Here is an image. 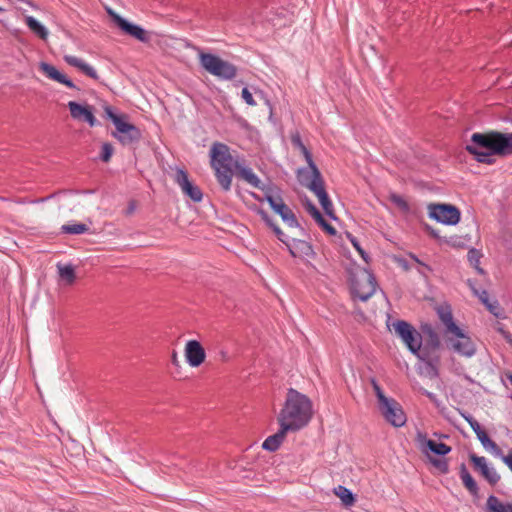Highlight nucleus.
<instances>
[{"label": "nucleus", "mask_w": 512, "mask_h": 512, "mask_svg": "<svg viewBox=\"0 0 512 512\" xmlns=\"http://www.w3.org/2000/svg\"><path fill=\"white\" fill-rule=\"evenodd\" d=\"M438 315L442 323L445 325L446 332L448 334L459 333V327L453 321V316L449 308H439Z\"/></svg>", "instance_id": "29"}, {"label": "nucleus", "mask_w": 512, "mask_h": 512, "mask_svg": "<svg viewBox=\"0 0 512 512\" xmlns=\"http://www.w3.org/2000/svg\"><path fill=\"white\" fill-rule=\"evenodd\" d=\"M314 412L313 404L306 395L294 389L288 391L281 416H312Z\"/></svg>", "instance_id": "8"}, {"label": "nucleus", "mask_w": 512, "mask_h": 512, "mask_svg": "<svg viewBox=\"0 0 512 512\" xmlns=\"http://www.w3.org/2000/svg\"><path fill=\"white\" fill-rule=\"evenodd\" d=\"M280 419L279 430L268 436L262 443V448L269 452H275L283 443L288 432H296L308 425L310 418H292L290 422H286V418Z\"/></svg>", "instance_id": "6"}, {"label": "nucleus", "mask_w": 512, "mask_h": 512, "mask_svg": "<svg viewBox=\"0 0 512 512\" xmlns=\"http://www.w3.org/2000/svg\"><path fill=\"white\" fill-rule=\"evenodd\" d=\"M471 142L480 145L495 155L507 156L512 154V133L488 131L485 133H473Z\"/></svg>", "instance_id": "3"}, {"label": "nucleus", "mask_w": 512, "mask_h": 512, "mask_svg": "<svg viewBox=\"0 0 512 512\" xmlns=\"http://www.w3.org/2000/svg\"><path fill=\"white\" fill-rule=\"evenodd\" d=\"M376 281L368 270L359 269L351 278V291L355 299L367 301L376 291Z\"/></svg>", "instance_id": "7"}, {"label": "nucleus", "mask_w": 512, "mask_h": 512, "mask_svg": "<svg viewBox=\"0 0 512 512\" xmlns=\"http://www.w3.org/2000/svg\"><path fill=\"white\" fill-rule=\"evenodd\" d=\"M62 231L67 234H83L88 231V226L82 223L66 224Z\"/></svg>", "instance_id": "35"}, {"label": "nucleus", "mask_w": 512, "mask_h": 512, "mask_svg": "<svg viewBox=\"0 0 512 512\" xmlns=\"http://www.w3.org/2000/svg\"><path fill=\"white\" fill-rule=\"evenodd\" d=\"M393 329L398 337L401 338L407 348L414 354L418 351L421 343V334L408 322L398 320L392 324Z\"/></svg>", "instance_id": "9"}, {"label": "nucleus", "mask_w": 512, "mask_h": 512, "mask_svg": "<svg viewBox=\"0 0 512 512\" xmlns=\"http://www.w3.org/2000/svg\"><path fill=\"white\" fill-rule=\"evenodd\" d=\"M473 290L474 293L479 297L480 301L486 306V308L489 310L491 314H493L497 318L503 316V310L500 307L498 301H490L489 294L487 291L483 290L481 292H478L475 289Z\"/></svg>", "instance_id": "26"}, {"label": "nucleus", "mask_w": 512, "mask_h": 512, "mask_svg": "<svg viewBox=\"0 0 512 512\" xmlns=\"http://www.w3.org/2000/svg\"><path fill=\"white\" fill-rule=\"evenodd\" d=\"M447 341L457 353L470 357L475 353V347L471 339L459 328V333H451Z\"/></svg>", "instance_id": "14"}, {"label": "nucleus", "mask_w": 512, "mask_h": 512, "mask_svg": "<svg viewBox=\"0 0 512 512\" xmlns=\"http://www.w3.org/2000/svg\"><path fill=\"white\" fill-rule=\"evenodd\" d=\"M114 153V148L112 146V144L106 142V143H103L102 145V148H101V154H100V158L103 162H109L111 160V157Z\"/></svg>", "instance_id": "41"}, {"label": "nucleus", "mask_w": 512, "mask_h": 512, "mask_svg": "<svg viewBox=\"0 0 512 512\" xmlns=\"http://www.w3.org/2000/svg\"><path fill=\"white\" fill-rule=\"evenodd\" d=\"M484 149L483 147H480V145L476 144V143H473L471 142L470 144H468L466 146V150L474 156V158L480 162V163H485V164H488V165H491L495 162V159L493 158V155H495L494 153H492L491 151L489 150H482Z\"/></svg>", "instance_id": "23"}, {"label": "nucleus", "mask_w": 512, "mask_h": 512, "mask_svg": "<svg viewBox=\"0 0 512 512\" xmlns=\"http://www.w3.org/2000/svg\"><path fill=\"white\" fill-rule=\"evenodd\" d=\"M335 494L341 499L343 504L346 506H350L355 502V497L351 490L348 488L339 485L337 488H335Z\"/></svg>", "instance_id": "34"}, {"label": "nucleus", "mask_w": 512, "mask_h": 512, "mask_svg": "<svg viewBox=\"0 0 512 512\" xmlns=\"http://www.w3.org/2000/svg\"><path fill=\"white\" fill-rule=\"evenodd\" d=\"M417 441L421 444L422 451L429 457V453L437 456H445L451 451V447L445 443L437 442L432 439H427L426 436L420 432L417 433Z\"/></svg>", "instance_id": "20"}, {"label": "nucleus", "mask_w": 512, "mask_h": 512, "mask_svg": "<svg viewBox=\"0 0 512 512\" xmlns=\"http://www.w3.org/2000/svg\"><path fill=\"white\" fill-rule=\"evenodd\" d=\"M172 362L173 364L178 365V356L176 352H174L172 355Z\"/></svg>", "instance_id": "51"}, {"label": "nucleus", "mask_w": 512, "mask_h": 512, "mask_svg": "<svg viewBox=\"0 0 512 512\" xmlns=\"http://www.w3.org/2000/svg\"><path fill=\"white\" fill-rule=\"evenodd\" d=\"M449 244H451L453 247H464V244L462 243V241L456 237H451L450 240L448 241Z\"/></svg>", "instance_id": "47"}, {"label": "nucleus", "mask_w": 512, "mask_h": 512, "mask_svg": "<svg viewBox=\"0 0 512 512\" xmlns=\"http://www.w3.org/2000/svg\"><path fill=\"white\" fill-rule=\"evenodd\" d=\"M239 176L255 188H260L261 181L250 168H239Z\"/></svg>", "instance_id": "32"}, {"label": "nucleus", "mask_w": 512, "mask_h": 512, "mask_svg": "<svg viewBox=\"0 0 512 512\" xmlns=\"http://www.w3.org/2000/svg\"><path fill=\"white\" fill-rule=\"evenodd\" d=\"M459 475L465 488L469 491L472 496H478L479 487L474 478L469 473L465 463H462L459 467Z\"/></svg>", "instance_id": "25"}, {"label": "nucleus", "mask_w": 512, "mask_h": 512, "mask_svg": "<svg viewBox=\"0 0 512 512\" xmlns=\"http://www.w3.org/2000/svg\"><path fill=\"white\" fill-rule=\"evenodd\" d=\"M480 257H481V254L478 250L476 249H471L469 250L468 252V260L470 262V264L475 268L477 269L480 273H482V269L479 268V263H480Z\"/></svg>", "instance_id": "40"}, {"label": "nucleus", "mask_w": 512, "mask_h": 512, "mask_svg": "<svg viewBox=\"0 0 512 512\" xmlns=\"http://www.w3.org/2000/svg\"><path fill=\"white\" fill-rule=\"evenodd\" d=\"M290 252L293 256H307L310 257L314 254L311 245L302 240H293L292 244H288Z\"/></svg>", "instance_id": "28"}, {"label": "nucleus", "mask_w": 512, "mask_h": 512, "mask_svg": "<svg viewBox=\"0 0 512 512\" xmlns=\"http://www.w3.org/2000/svg\"><path fill=\"white\" fill-rule=\"evenodd\" d=\"M471 426L478 440L485 449H492L497 456H502V451L498 445L490 439L485 430L481 427L476 418H464Z\"/></svg>", "instance_id": "21"}, {"label": "nucleus", "mask_w": 512, "mask_h": 512, "mask_svg": "<svg viewBox=\"0 0 512 512\" xmlns=\"http://www.w3.org/2000/svg\"><path fill=\"white\" fill-rule=\"evenodd\" d=\"M198 57L203 69L217 78L231 80L237 74V68L235 65L221 59L217 55L201 51L199 52Z\"/></svg>", "instance_id": "5"}, {"label": "nucleus", "mask_w": 512, "mask_h": 512, "mask_svg": "<svg viewBox=\"0 0 512 512\" xmlns=\"http://www.w3.org/2000/svg\"><path fill=\"white\" fill-rule=\"evenodd\" d=\"M502 461L509 467V469L512 471V454H508L506 456H501Z\"/></svg>", "instance_id": "49"}, {"label": "nucleus", "mask_w": 512, "mask_h": 512, "mask_svg": "<svg viewBox=\"0 0 512 512\" xmlns=\"http://www.w3.org/2000/svg\"><path fill=\"white\" fill-rule=\"evenodd\" d=\"M25 24L30 29V31L41 40H47L49 35L48 29L39 21H37L33 16H26Z\"/></svg>", "instance_id": "27"}, {"label": "nucleus", "mask_w": 512, "mask_h": 512, "mask_svg": "<svg viewBox=\"0 0 512 512\" xmlns=\"http://www.w3.org/2000/svg\"><path fill=\"white\" fill-rule=\"evenodd\" d=\"M428 338L423 346H427L433 349H441V342L438 334L431 328L427 329Z\"/></svg>", "instance_id": "36"}, {"label": "nucleus", "mask_w": 512, "mask_h": 512, "mask_svg": "<svg viewBox=\"0 0 512 512\" xmlns=\"http://www.w3.org/2000/svg\"><path fill=\"white\" fill-rule=\"evenodd\" d=\"M389 200L401 211L407 212L409 210V205L402 196L398 194H391L389 196Z\"/></svg>", "instance_id": "39"}, {"label": "nucleus", "mask_w": 512, "mask_h": 512, "mask_svg": "<svg viewBox=\"0 0 512 512\" xmlns=\"http://www.w3.org/2000/svg\"><path fill=\"white\" fill-rule=\"evenodd\" d=\"M241 96L249 106H256V101L254 100L252 93L247 88L242 89Z\"/></svg>", "instance_id": "43"}, {"label": "nucleus", "mask_w": 512, "mask_h": 512, "mask_svg": "<svg viewBox=\"0 0 512 512\" xmlns=\"http://www.w3.org/2000/svg\"><path fill=\"white\" fill-rule=\"evenodd\" d=\"M291 142L293 147L295 149H298L304 156L305 161H311L312 155L310 151L306 148V146L303 144L299 133H294L291 135Z\"/></svg>", "instance_id": "33"}, {"label": "nucleus", "mask_w": 512, "mask_h": 512, "mask_svg": "<svg viewBox=\"0 0 512 512\" xmlns=\"http://www.w3.org/2000/svg\"><path fill=\"white\" fill-rule=\"evenodd\" d=\"M372 384L378 399V407L383 416H397L398 412H401L400 405L394 399L386 397L375 381Z\"/></svg>", "instance_id": "17"}, {"label": "nucleus", "mask_w": 512, "mask_h": 512, "mask_svg": "<svg viewBox=\"0 0 512 512\" xmlns=\"http://www.w3.org/2000/svg\"><path fill=\"white\" fill-rule=\"evenodd\" d=\"M386 421L393 427L399 428L406 424L407 418H385Z\"/></svg>", "instance_id": "44"}, {"label": "nucleus", "mask_w": 512, "mask_h": 512, "mask_svg": "<svg viewBox=\"0 0 512 512\" xmlns=\"http://www.w3.org/2000/svg\"><path fill=\"white\" fill-rule=\"evenodd\" d=\"M4 11V9L0 6V13H2Z\"/></svg>", "instance_id": "53"}, {"label": "nucleus", "mask_w": 512, "mask_h": 512, "mask_svg": "<svg viewBox=\"0 0 512 512\" xmlns=\"http://www.w3.org/2000/svg\"><path fill=\"white\" fill-rule=\"evenodd\" d=\"M429 462L436 467L441 473L447 474L449 472V465L445 458H435L429 456Z\"/></svg>", "instance_id": "38"}, {"label": "nucleus", "mask_w": 512, "mask_h": 512, "mask_svg": "<svg viewBox=\"0 0 512 512\" xmlns=\"http://www.w3.org/2000/svg\"><path fill=\"white\" fill-rule=\"evenodd\" d=\"M67 106L73 119L87 122L91 127L97 124V120L89 105H82L75 101H70Z\"/></svg>", "instance_id": "19"}, {"label": "nucleus", "mask_w": 512, "mask_h": 512, "mask_svg": "<svg viewBox=\"0 0 512 512\" xmlns=\"http://www.w3.org/2000/svg\"><path fill=\"white\" fill-rule=\"evenodd\" d=\"M104 112L107 118H109L115 125L116 131L112 133V136L115 137L122 145H130L140 140V130L135 125L127 121L126 115L115 114L110 106H106L104 108Z\"/></svg>", "instance_id": "4"}, {"label": "nucleus", "mask_w": 512, "mask_h": 512, "mask_svg": "<svg viewBox=\"0 0 512 512\" xmlns=\"http://www.w3.org/2000/svg\"><path fill=\"white\" fill-rule=\"evenodd\" d=\"M419 360L427 364L424 368L426 374L431 377H437L438 367L440 365V349H433L427 346H420L419 350L414 352ZM423 370V368H421Z\"/></svg>", "instance_id": "12"}, {"label": "nucleus", "mask_w": 512, "mask_h": 512, "mask_svg": "<svg viewBox=\"0 0 512 512\" xmlns=\"http://www.w3.org/2000/svg\"><path fill=\"white\" fill-rule=\"evenodd\" d=\"M306 210L313 217V219L320 218L319 210L311 202H307Z\"/></svg>", "instance_id": "45"}, {"label": "nucleus", "mask_w": 512, "mask_h": 512, "mask_svg": "<svg viewBox=\"0 0 512 512\" xmlns=\"http://www.w3.org/2000/svg\"><path fill=\"white\" fill-rule=\"evenodd\" d=\"M109 14L111 15L115 24L126 34L144 43L150 40L148 32H146L142 27L129 23L124 18L112 11H109Z\"/></svg>", "instance_id": "13"}, {"label": "nucleus", "mask_w": 512, "mask_h": 512, "mask_svg": "<svg viewBox=\"0 0 512 512\" xmlns=\"http://www.w3.org/2000/svg\"><path fill=\"white\" fill-rule=\"evenodd\" d=\"M487 507L489 512H512V503L503 504L493 495L488 497Z\"/></svg>", "instance_id": "31"}, {"label": "nucleus", "mask_w": 512, "mask_h": 512, "mask_svg": "<svg viewBox=\"0 0 512 512\" xmlns=\"http://www.w3.org/2000/svg\"><path fill=\"white\" fill-rule=\"evenodd\" d=\"M306 163V167L297 170L298 182L318 198L326 215L335 218L333 204L325 190V183L319 169L314 163L313 158H311V161H306Z\"/></svg>", "instance_id": "1"}, {"label": "nucleus", "mask_w": 512, "mask_h": 512, "mask_svg": "<svg viewBox=\"0 0 512 512\" xmlns=\"http://www.w3.org/2000/svg\"><path fill=\"white\" fill-rule=\"evenodd\" d=\"M497 330L504 336V338L510 343L512 344V337H511V334L509 332H507L505 329H503L501 326H499L497 328Z\"/></svg>", "instance_id": "48"}, {"label": "nucleus", "mask_w": 512, "mask_h": 512, "mask_svg": "<svg viewBox=\"0 0 512 512\" xmlns=\"http://www.w3.org/2000/svg\"><path fill=\"white\" fill-rule=\"evenodd\" d=\"M272 210L280 215L283 222L290 228L298 226V221L292 210L284 203L282 197L272 191L266 193L265 196Z\"/></svg>", "instance_id": "11"}, {"label": "nucleus", "mask_w": 512, "mask_h": 512, "mask_svg": "<svg viewBox=\"0 0 512 512\" xmlns=\"http://www.w3.org/2000/svg\"><path fill=\"white\" fill-rule=\"evenodd\" d=\"M58 273L61 281L65 285H72L75 282L76 274L75 269L72 265H57Z\"/></svg>", "instance_id": "30"}, {"label": "nucleus", "mask_w": 512, "mask_h": 512, "mask_svg": "<svg viewBox=\"0 0 512 512\" xmlns=\"http://www.w3.org/2000/svg\"><path fill=\"white\" fill-rule=\"evenodd\" d=\"M507 378L509 379L510 383L512 384V374H508Z\"/></svg>", "instance_id": "52"}, {"label": "nucleus", "mask_w": 512, "mask_h": 512, "mask_svg": "<svg viewBox=\"0 0 512 512\" xmlns=\"http://www.w3.org/2000/svg\"><path fill=\"white\" fill-rule=\"evenodd\" d=\"M39 69L48 78L61 84H64L69 88H75L73 82L70 79H68L64 74H62L59 70H57L55 66L48 64L46 62H41L39 65Z\"/></svg>", "instance_id": "22"}, {"label": "nucleus", "mask_w": 512, "mask_h": 512, "mask_svg": "<svg viewBox=\"0 0 512 512\" xmlns=\"http://www.w3.org/2000/svg\"><path fill=\"white\" fill-rule=\"evenodd\" d=\"M64 60L66 61L67 64L79 69L82 73H84L88 77L93 78V79H98V74H97L96 70L89 64L85 63L82 59H80L76 56L66 55L64 57Z\"/></svg>", "instance_id": "24"}, {"label": "nucleus", "mask_w": 512, "mask_h": 512, "mask_svg": "<svg viewBox=\"0 0 512 512\" xmlns=\"http://www.w3.org/2000/svg\"><path fill=\"white\" fill-rule=\"evenodd\" d=\"M470 461L474 465L476 470H479L481 475L487 480L490 485H495L500 480V475L493 467H489L486 461V458L483 456H478L474 453L469 456Z\"/></svg>", "instance_id": "18"}, {"label": "nucleus", "mask_w": 512, "mask_h": 512, "mask_svg": "<svg viewBox=\"0 0 512 512\" xmlns=\"http://www.w3.org/2000/svg\"><path fill=\"white\" fill-rule=\"evenodd\" d=\"M210 163L221 187L228 191L232 182L233 158L226 144L216 142L210 149Z\"/></svg>", "instance_id": "2"}, {"label": "nucleus", "mask_w": 512, "mask_h": 512, "mask_svg": "<svg viewBox=\"0 0 512 512\" xmlns=\"http://www.w3.org/2000/svg\"><path fill=\"white\" fill-rule=\"evenodd\" d=\"M184 355L191 367H199L206 358L202 345L197 340H189L185 344Z\"/></svg>", "instance_id": "16"}, {"label": "nucleus", "mask_w": 512, "mask_h": 512, "mask_svg": "<svg viewBox=\"0 0 512 512\" xmlns=\"http://www.w3.org/2000/svg\"><path fill=\"white\" fill-rule=\"evenodd\" d=\"M314 220L317 222V224L319 226L322 227V229L327 234H329V235H335L336 234L335 228L324 219V217L322 216L321 213H320V218H314Z\"/></svg>", "instance_id": "42"}, {"label": "nucleus", "mask_w": 512, "mask_h": 512, "mask_svg": "<svg viewBox=\"0 0 512 512\" xmlns=\"http://www.w3.org/2000/svg\"><path fill=\"white\" fill-rule=\"evenodd\" d=\"M259 214L261 215V218L270 226L273 228V231L277 235L278 239L284 243H286L285 234L280 230V228L272 223L270 220L268 214L265 211H259Z\"/></svg>", "instance_id": "37"}, {"label": "nucleus", "mask_w": 512, "mask_h": 512, "mask_svg": "<svg viewBox=\"0 0 512 512\" xmlns=\"http://www.w3.org/2000/svg\"><path fill=\"white\" fill-rule=\"evenodd\" d=\"M428 212L430 218L446 225H455L460 220L459 209L450 204H430Z\"/></svg>", "instance_id": "10"}, {"label": "nucleus", "mask_w": 512, "mask_h": 512, "mask_svg": "<svg viewBox=\"0 0 512 512\" xmlns=\"http://www.w3.org/2000/svg\"><path fill=\"white\" fill-rule=\"evenodd\" d=\"M175 181L181 188L182 192L195 202L202 200V192L200 188L194 185L188 178V174L184 170H177L175 174Z\"/></svg>", "instance_id": "15"}, {"label": "nucleus", "mask_w": 512, "mask_h": 512, "mask_svg": "<svg viewBox=\"0 0 512 512\" xmlns=\"http://www.w3.org/2000/svg\"><path fill=\"white\" fill-rule=\"evenodd\" d=\"M351 243L352 245L355 247V249L359 252V254L361 255V257L367 261V255L365 253V251L361 248V246L359 245L358 241L356 240L355 237H352L351 238Z\"/></svg>", "instance_id": "46"}, {"label": "nucleus", "mask_w": 512, "mask_h": 512, "mask_svg": "<svg viewBox=\"0 0 512 512\" xmlns=\"http://www.w3.org/2000/svg\"><path fill=\"white\" fill-rule=\"evenodd\" d=\"M135 207H136L135 203L134 202H130L129 206H128L127 210H126V214L127 215H131L134 212Z\"/></svg>", "instance_id": "50"}]
</instances>
